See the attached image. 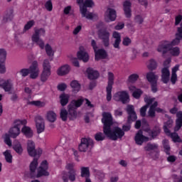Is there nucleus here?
<instances>
[{"label": "nucleus", "instance_id": "obj_50", "mask_svg": "<svg viewBox=\"0 0 182 182\" xmlns=\"http://www.w3.org/2000/svg\"><path fill=\"white\" fill-rule=\"evenodd\" d=\"M138 79H139V75L132 74V75L129 76L127 80L129 83H135V82H137Z\"/></svg>", "mask_w": 182, "mask_h": 182}, {"label": "nucleus", "instance_id": "obj_52", "mask_svg": "<svg viewBox=\"0 0 182 182\" xmlns=\"http://www.w3.org/2000/svg\"><path fill=\"white\" fill-rule=\"evenodd\" d=\"M161 129L159 127H155L153 130L151 131V137H156L160 134Z\"/></svg>", "mask_w": 182, "mask_h": 182}, {"label": "nucleus", "instance_id": "obj_36", "mask_svg": "<svg viewBox=\"0 0 182 182\" xmlns=\"http://www.w3.org/2000/svg\"><path fill=\"white\" fill-rule=\"evenodd\" d=\"M157 149H159L157 144L148 143L146 146H144L145 151H151L153 150H157Z\"/></svg>", "mask_w": 182, "mask_h": 182}, {"label": "nucleus", "instance_id": "obj_62", "mask_svg": "<svg viewBox=\"0 0 182 182\" xmlns=\"http://www.w3.org/2000/svg\"><path fill=\"white\" fill-rule=\"evenodd\" d=\"M6 72V67H5V62L0 63V73L4 74Z\"/></svg>", "mask_w": 182, "mask_h": 182}, {"label": "nucleus", "instance_id": "obj_57", "mask_svg": "<svg viewBox=\"0 0 182 182\" xmlns=\"http://www.w3.org/2000/svg\"><path fill=\"white\" fill-rule=\"evenodd\" d=\"M30 105H33L37 106V107H43L45 106V103L41 101H33L30 102Z\"/></svg>", "mask_w": 182, "mask_h": 182}, {"label": "nucleus", "instance_id": "obj_53", "mask_svg": "<svg viewBox=\"0 0 182 182\" xmlns=\"http://www.w3.org/2000/svg\"><path fill=\"white\" fill-rule=\"evenodd\" d=\"M182 39L181 37L178 36V33H176V38L170 43L171 48V46H176V45H178L180 43V40Z\"/></svg>", "mask_w": 182, "mask_h": 182}, {"label": "nucleus", "instance_id": "obj_39", "mask_svg": "<svg viewBox=\"0 0 182 182\" xmlns=\"http://www.w3.org/2000/svg\"><path fill=\"white\" fill-rule=\"evenodd\" d=\"M61 106H66L67 103H69V95L66 94H62L60 96Z\"/></svg>", "mask_w": 182, "mask_h": 182}, {"label": "nucleus", "instance_id": "obj_13", "mask_svg": "<svg viewBox=\"0 0 182 182\" xmlns=\"http://www.w3.org/2000/svg\"><path fill=\"white\" fill-rule=\"evenodd\" d=\"M157 106H159V102H154L153 105L149 107V109L148 111V117L154 119V117H156V112H157V113H163V109L157 107Z\"/></svg>", "mask_w": 182, "mask_h": 182}, {"label": "nucleus", "instance_id": "obj_5", "mask_svg": "<svg viewBox=\"0 0 182 182\" xmlns=\"http://www.w3.org/2000/svg\"><path fill=\"white\" fill-rule=\"evenodd\" d=\"M93 148V140L90 138H82L81 139V143L80 144L78 149L79 151L82 153L86 151H90Z\"/></svg>", "mask_w": 182, "mask_h": 182}, {"label": "nucleus", "instance_id": "obj_27", "mask_svg": "<svg viewBox=\"0 0 182 182\" xmlns=\"http://www.w3.org/2000/svg\"><path fill=\"white\" fill-rule=\"evenodd\" d=\"M70 72V66L68 65H63L57 70V75L58 76H65V75H68Z\"/></svg>", "mask_w": 182, "mask_h": 182}, {"label": "nucleus", "instance_id": "obj_7", "mask_svg": "<svg viewBox=\"0 0 182 182\" xmlns=\"http://www.w3.org/2000/svg\"><path fill=\"white\" fill-rule=\"evenodd\" d=\"M108 82L106 87L107 92V100L110 102L112 100V89H113V85H114V74L112 72H108Z\"/></svg>", "mask_w": 182, "mask_h": 182}, {"label": "nucleus", "instance_id": "obj_60", "mask_svg": "<svg viewBox=\"0 0 182 182\" xmlns=\"http://www.w3.org/2000/svg\"><path fill=\"white\" fill-rule=\"evenodd\" d=\"M134 21L136 23H139V25H141V23H143L144 20L143 19V17L141 16L137 15V16H135Z\"/></svg>", "mask_w": 182, "mask_h": 182}, {"label": "nucleus", "instance_id": "obj_51", "mask_svg": "<svg viewBox=\"0 0 182 182\" xmlns=\"http://www.w3.org/2000/svg\"><path fill=\"white\" fill-rule=\"evenodd\" d=\"M46 31L43 28L36 29L33 36H45Z\"/></svg>", "mask_w": 182, "mask_h": 182}, {"label": "nucleus", "instance_id": "obj_41", "mask_svg": "<svg viewBox=\"0 0 182 182\" xmlns=\"http://www.w3.org/2000/svg\"><path fill=\"white\" fill-rule=\"evenodd\" d=\"M147 68L149 70H154L157 68V63L154 59H151L148 63Z\"/></svg>", "mask_w": 182, "mask_h": 182}, {"label": "nucleus", "instance_id": "obj_43", "mask_svg": "<svg viewBox=\"0 0 182 182\" xmlns=\"http://www.w3.org/2000/svg\"><path fill=\"white\" fill-rule=\"evenodd\" d=\"M14 150L16 151V152L18 153V154H22V152L23 151V149H22V145L21 143L17 142V144H15L13 146Z\"/></svg>", "mask_w": 182, "mask_h": 182}, {"label": "nucleus", "instance_id": "obj_19", "mask_svg": "<svg viewBox=\"0 0 182 182\" xmlns=\"http://www.w3.org/2000/svg\"><path fill=\"white\" fill-rule=\"evenodd\" d=\"M135 142L136 143V144H138L139 146H141V144H143L144 141H149V137L147 136H144L143 135V131L139 130L134 138Z\"/></svg>", "mask_w": 182, "mask_h": 182}, {"label": "nucleus", "instance_id": "obj_55", "mask_svg": "<svg viewBox=\"0 0 182 182\" xmlns=\"http://www.w3.org/2000/svg\"><path fill=\"white\" fill-rule=\"evenodd\" d=\"M45 8L46 9H47V11H48L49 12H50L52 11V9H53V6L52 4V1L51 0H48L46 4H45Z\"/></svg>", "mask_w": 182, "mask_h": 182}, {"label": "nucleus", "instance_id": "obj_4", "mask_svg": "<svg viewBox=\"0 0 182 182\" xmlns=\"http://www.w3.org/2000/svg\"><path fill=\"white\" fill-rule=\"evenodd\" d=\"M157 50L160 53H163V55L167 53L168 50H170V53L172 56H178L180 55V48L178 47L171 48L170 41L161 42L158 46Z\"/></svg>", "mask_w": 182, "mask_h": 182}, {"label": "nucleus", "instance_id": "obj_20", "mask_svg": "<svg viewBox=\"0 0 182 182\" xmlns=\"http://www.w3.org/2000/svg\"><path fill=\"white\" fill-rule=\"evenodd\" d=\"M161 81L163 83H168L170 81V70H168V67H164L161 69Z\"/></svg>", "mask_w": 182, "mask_h": 182}, {"label": "nucleus", "instance_id": "obj_63", "mask_svg": "<svg viewBox=\"0 0 182 182\" xmlns=\"http://www.w3.org/2000/svg\"><path fill=\"white\" fill-rule=\"evenodd\" d=\"M97 176L99 180H100V181H103V180H105V173L103 172L97 171Z\"/></svg>", "mask_w": 182, "mask_h": 182}, {"label": "nucleus", "instance_id": "obj_29", "mask_svg": "<svg viewBox=\"0 0 182 182\" xmlns=\"http://www.w3.org/2000/svg\"><path fill=\"white\" fill-rule=\"evenodd\" d=\"M77 55L80 60H82L85 63L86 62H89V54H87L85 50H80Z\"/></svg>", "mask_w": 182, "mask_h": 182}, {"label": "nucleus", "instance_id": "obj_24", "mask_svg": "<svg viewBox=\"0 0 182 182\" xmlns=\"http://www.w3.org/2000/svg\"><path fill=\"white\" fill-rule=\"evenodd\" d=\"M130 92H132V96L135 99H140V96L143 95V91L141 90L136 88V87L132 85L129 87Z\"/></svg>", "mask_w": 182, "mask_h": 182}, {"label": "nucleus", "instance_id": "obj_42", "mask_svg": "<svg viewBox=\"0 0 182 182\" xmlns=\"http://www.w3.org/2000/svg\"><path fill=\"white\" fill-rule=\"evenodd\" d=\"M3 154L7 163H12V154H11V151L6 150L3 153Z\"/></svg>", "mask_w": 182, "mask_h": 182}, {"label": "nucleus", "instance_id": "obj_33", "mask_svg": "<svg viewBox=\"0 0 182 182\" xmlns=\"http://www.w3.org/2000/svg\"><path fill=\"white\" fill-rule=\"evenodd\" d=\"M146 79L150 83H156L159 79V76L156 75L154 73H148L146 74Z\"/></svg>", "mask_w": 182, "mask_h": 182}, {"label": "nucleus", "instance_id": "obj_28", "mask_svg": "<svg viewBox=\"0 0 182 182\" xmlns=\"http://www.w3.org/2000/svg\"><path fill=\"white\" fill-rule=\"evenodd\" d=\"M14 85H12V82H11V80H7L4 81L1 84H0V87H2L4 90L6 92H11L12 90Z\"/></svg>", "mask_w": 182, "mask_h": 182}, {"label": "nucleus", "instance_id": "obj_49", "mask_svg": "<svg viewBox=\"0 0 182 182\" xmlns=\"http://www.w3.org/2000/svg\"><path fill=\"white\" fill-rule=\"evenodd\" d=\"M6 60V50L4 48L0 49V63L5 62Z\"/></svg>", "mask_w": 182, "mask_h": 182}, {"label": "nucleus", "instance_id": "obj_54", "mask_svg": "<svg viewBox=\"0 0 182 182\" xmlns=\"http://www.w3.org/2000/svg\"><path fill=\"white\" fill-rule=\"evenodd\" d=\"M163 143H164V148L165 149L166 154H170V145H168V141L164 140Z\"/></svg>", "mask_w": 182, "mask_h": 182}, {"label": "nucleus", "instance_id": "obj_44", "mask_svg": "<svg viewBox=\"0 0 182 182\" xmlns=\"http://www.w3.org/2000/svg\"><path fill=\"white\" fill-rule=\"evenodd\" d=\"M50 63L48 59H45L43 62V70L50 72Z\"/></svg>", "mask_w": 182, "mask_h": 182}, {"label": "nucleus", "instance_id": "obj_48", "mask_svg": "<svg viewBox=\"0 0 182 182\" xmlns=\"http://www.w3.org/2000/svg\"><path fill=\"white\" fill-rule=\"evenodd\" d=\"M84 8H92V6H95V2H93V0H85L84 4L82 5Z\"/></svg>", "mask_w": 182, "mask_h": 182}, {"label": "nucleus", "instance_id": "obj_15", "mask_svg": "<svg viewBox=\"0 0 182 182\" xmlns=\"http://www.w3.org/2000/svg\"><path fill=\"white\" fill-rule=\"evenodd\" d=\"M66 170H68V178L70 181L76 180V169H75V163H68L65 166Z\"/></svg>", "mask_w": 182, "mask_h": 182}, {"label": "nucleus", "instance_id": "obj_9", "mask_svg": "<svg viewBox=\"0 0 182 182\" xmlns=\"http://www.w3.org/2000/svg\"><path fill=\"white\" fill-rule=\"evenodd\" d=\"M77 4L80 6V11L83 18H86L87 19H93V14L87 11V9L83 6L85 0H77Z\"/></svg>", "mask_w": 182, "mask_h": 182}, {"label": "nucleus", "instance_id": "obj_21", "mask_svg": "<svg viewBox=\"0 0 182 182\" xmlns=\"http://www.w3.org/2000/svg\"><path fill=\"white\" fill-rule=\"evenodd\" d=\"M36 167H38V159L34 158L33 161L30 164V177L33 178L36 177Z\"/></svg>", "mask_w": 182, "mask_h": 182}, {"label": "nucleus", "instance_id": "obj_30", "mask_svg": "<svg viewBox=\"0 0 182 182\" xmlns=\"http://www.w3.org/2000/svg\"><path fill=\"white\" fill-rule=\"evenodd\" d=\"M31 41L36 43L41 49H44L45 48V43L43 42V39H41V38L36 36H32Z\"/></svg>", "mask_w": 182, "mask_h": 182}, {"label": "nucleus", "instance_id": "obj_45", "mask_svg": "<svg viewBox=\"0 0 182 182\" xmlns=\"http://www.w3.org/2000/svg\"><path fill=\"white\" fill-rule=\"evenodd\" d=\"M167 136H170L173 141H177L178 143H180L181 141V139H180V136H178V134L173 132L171 133L170 134H167Z\"/></svg>", "mask_w": 182, "mask_h": 182}, {"label": "nucleus", "instance_id": "obj_46", "mask_svg": "<svg viewBox=\"0 0 182 182\" xmlns=\"http://www.w3.org/2000/svg\"><path fill=\"white\" fill-rule=\"evenodd\" d=\"M45 49L48 56H53V55H55V52L52 49V47L50 46V45L46 44Z\"/></svg>", "mask_w": 182, "mask_h": 182}, {"label": "nucleus", "instance_id": "obj_34", "mask_svg": "<svg viewBox=\"0 0 182 182\" xmlns=\"http://www.w3.org/2000/svg\"><path fill=\"white\" fill-rule=\"evenodd\" d=\"M144 100L145 103H146L145 106H147V107H149V106H151V105H153V103H154V102H157V101H156V98L151 97L148 95H144Z\"/></svg>", "mask_w": 182, "mask_h": 182}, {"label": "nucleus", "instance_id": "obj_59", "mask_svg": "<svg viewBox=\"0 0 182 182\" xmlns=\"http://www.w3.org/2000/svg\"><path fill=\"white\" fill-rule=\"evenodd\" d=\"M132 43V40L129 37H125L123 38L122 45L124 46H129Z\"/></svg>", "mask_w": 182, "mask_h": 182}, {"label": "nucleus", "instance_id": "obj_40", "mask_svg": "<svg viewBox=\"0 0 182 182\" xmlns=\"http://www.w3.org/2000/svg\"><path fill=\"white\" fill-rule=\"evenodd\" d=\"M70 86L71 87H73V92H75V93H77V92L80 90V84H79V82L77 80H73L70 83Z\"/></svg>", "mask_w": 182, "mask_h": 182}, {"label": "nucleus", "instance_id": "obj_16", "mask_svg": "<svg viewBox=\"0 0 182 182\" xmlns=\"http://www.w3.org/2000/svg\"><path fill=\"white\" fill-rule=\"evenodd\" d=\"M48 161H43L39 168H38V173L36 175L37 178L42 177V176H49V172H48Z\"/></svg>", "mask_w": 182, "mask_h": 182}, {"label": "nucleus", "instance_id": "obj_58", "mask_svg": "<svg viewBox=\"0 0 182 182\" xmlns=\"http://www.w3.org/2000/svg\"><path fill=\"white\" fill-rule=\"evenodd\" d=\"M20 73L21 75V76H23V77H26V76H28V75H29L30 72H29V68H23L20 70Z\"/></svg>", "mask_w": 182, "mask_h": 182}, {"label": "nucleus", "instance_id": "obj_31", "mask_svg": "<svg viewBox=\"0 0 182 182\" xmlns=\"http://www.w3.org/2000/svg\"><path fill=\"white\" fill-rule=\"evenodd\" d=\"M21 133L26 136L28 139H31L33 136V131L29 127L24 126L21 129Z\"/></svg>", "mask_w": 182, "mask_h": 182}, {"label": "nucleus", "instance_id": "obj_37", "mask_svg": "<svg viewBox=\"0 0 182 182\" xmlns=\"http://www.w3.org/2000/svg\"><path fill=\"white\" fill-rule=\"evenodd\" d=\"M49 76H50V71L43 70L41 74V82H46L49 79Z\"/></svg>", "mask_w": 182, "mask_h": 182}, {"label": "nucleus", "instance_id": "obj_64", "mask_svg": "<svg viewBox=\"0 0 182 182\" xmlns=\"http://www.w3.org/2000/svg\"><path fill=\"white\" fill-rule=\"evenodd\" d=\"M66 84L62 83L58 85V90H60V92H63L66 90Z\"/></svg>", "mask_w": 182, "mask_h": 182}, {"label": "nucleus", "instance_id": "obj_1", "mask_svg": "<svg viewBox=\"0 0 182 182\" xmlns=\"http://www.w3.org/2000/svg\"><path fill=\"white\" fill-rule=\"evenodd\" d=\"M102 122L104 124V134L111 140L116 141L118 139H122V137L124 136V132H123L119 127H115L112 129V124H113V117H112V114L109 112H103Z\"/></svg>", "mask_w": 182, "mask_h": 182}, {"label": "nucleus", "instance_id": "obj_6", "mask_svg": "<svg viewBox=\"0 0 182 182\" xmlns=\"http://www.w3.org/2000/svg\"><path fill=\"white\" fill-rule=\"evenodd\" d=\"M171 114H176V126L174 127V132H178L182 127V111H178L177 107H173L169 110Z\"/></svg>", "mask_w": 182, "mask_h": 182}, {"label": "nucleus", "instance_id": "obj_18", "mask_svg": "<svg viewBox=\"0 0 182 182\" xmlns=\"http://www.w3.org/2000/svg\"><path fill=\"white\" fill-rule=\"evenodd\" d=\"M112 46L115 49H120V43H122V36L120 33L117 31H114L112 34Z\"/></svg>", "mask_w": 182, "mask_h": 182}, {"label": "nucleus", "instance_id": "obj_3", "mask_svg": "<svg viewBox=\"0 0 182 182\" xmlns=\"http://www.w3.org/2000/svg\"><path fill=\"white\" fill-rule=\"evenodd\" d=\"M27 122L26 119L23 120H16L14 123V127H11L9 131V134H6L4 136V143L7 144L9 147L12 146V141L11 140V137L12 139H16L19 134H21V127L25 126Z\"/></svg>", "mask_w": 182, "mask_h": 182}, {"label": "nucleus", "instance_id": "obj_56", "mask_svg": "<svg viewBox=\"0 0 182 182\" xmlns=\"http://www.w3.org/2000/svg\"><path fill=\"white\" fill-rule=\"evenodd\" d=\"M35 25V21L31 20L28 21L24 26L25 31H29V29L31 28L32 26Z\"/></svg>", "mask_w": 182, "mask_h": 182}, {"label": "nucleus", "instance_id": "obj_38", "mask_svg": "<svg viewBox=\"0 0 182 182\" xmlns=\"http://www.w3.org/2000/svg\"><path fill=\"white\" fill-rule=\"evenodd\" d=\"M56 113L53 111H50L47 113V119L48 122H50V123H54V122H56Z\"/></svg>", "mask_w": 182, "mask_h": 182}, {"label": "nucleus", "instance_id": "obj_12", "mask_svg": "<svg viewBox=\"0 0 182 182\" xmlns=\"http://www.w3.org/2000/svg\"><path fill=\"white\" fill-rule=\"evenodd\" d=\"M116 18H117V14L114 9H112L108 7L105 13V19L107 22H113L116 21Z\"/></svg>", "mask_w": 182, "mask_h": 182}, {"label": "nucleus", "instance_id": "obj_25", "mask_svg": "<svg viewBox=\"0 0 182 182\" xmlns=\"http://www.w3.org/2000/svg\"><path fill=\"white\" fill-rule=\"evenodd\" d=\"M95 60H100V59H106L107 58V53L105 49H100L95 51Z\"/></svg>", "mask_w": 182, "mask_h": 182}, {"label": "nucleus", "instance_id": "obj_22", "mask_svg": "<svg viewBox=\"0 0 182 182\" xmlns=\"http://www.w3.org/2000/svg\"><path fill=\"white\" fill-rule=\"evenodd\" d=\"M124 11L127 18L132 17V3L129 1H126L123 4Z\"/></svg>", "mask_w": 182, "mask_h": 182}, {"label": "nucleus", "instance_id": "obj_8", "mask_svg": "<svg viewBox=\"0 0 182 182\" xmlns=\"http://www.w3.org/2000/svg\"><path fill=\"white\" fill-rule=\"evenodd\" d=\"M30 72V78L31 79H36L39 76V73L41 70H39V63L38 61L34 60L31 63V66L28 68Z\"/></svg>", "mask_w": 182, "mask_h": 182}, {"label": "nucleus", "instance_id": "obj_11", "mask_svg": "<svg viewBox=\"0 0 182 182\" xmlns=\"http://www.w3.org/2000/svg\"><path fill=\"white\" fill-rule=\"evenodd\" d=\"M127 112L128 114L127 123H129V124L137 120V114H136V111H134V107L133 105H127Z\"/></svg>", "mask_w": 182, "mask_h": 182}, {"label": "nucleus", "instance_id": "obj_35", "mask_svg": "<svg viewBox=\"0 0 182 182\" xmlns=\"http://www.w3.org/2000/svg\"><path fill=\"white\" fill-rule=\"evenodd\" d=\"M81 177H84L85 178H90L89 167H81Z\"/></svg>", "mask_w": 182, "mask_h": 182}, {"label": "nucleus", "instance_id": "obj_2", "mask_svg": "<svg viewBox=\"0 0 182 182\" xmlns=\"http://www.w3.org/2000/svg\"><path fill=\"white\" fill-rule=\"evenodd\" d=\"M84 101L85 100L83 99L73 100L68 105V112L65 109H61L60 116L63 122H66L68 117H69L70 120L76 119L77 117V112L76 110L77 109V107H80L82 105H83Z\"/></svg>", "mask_w": 182, "mask_h": 182}, {"label": "nucleus", "instance_id": "obj_61", "mask_svg": "<svg viewBox=\"0 0 182 182\" xmlns=\"http://www.w3.org/2000/svg\"><path fill=\"white\" fill-rule=\"evenodd\" d=\"M148 107H147L146 105H144L140 109V115L141 116V117H146V112H147Z\"/></svg>", "mask_w": 182, "mask_h": 182}, {"label": "nucleus", "instance_id": "obj_10", "mask_svg": "<svg viewBox=\"0 0 182 182\" xmlns=\"http://www.w3.org/2000/svg\"><path fill=\"white\" fill-rule=\"evenodd\" d=\"M114 100L126 105V103H129V94L126 91H119L114 95Z\"/></svg>", "mask_w": 182, "mask_h": 182}, {"label": "nucleus", "instance_id": "obj_14", "mask_svg": "<svg viewBox=\"0 0 182 182\" xmlns=\"http://www.w3.org/2000/svg\"><path fill=\"white\" fill-rule=\"evenodd\" d=\"M36 127L37 129V133L41 134V133H43L45 132V120L41 116H37L35 118Z\"/></svg>", "mask_w": 182, "mask_h": 182}, {"label": "nucleus", "instance_id": "obj_23", "mask_svg": "<svg viewBox=\"0 0 182 182\" xmlns=\"http://www.w3.org/2000/svg\"><path fill=\"white\" fill-rule=\"evenodd\" d=\"M87 73L90 80H95V79H97L100 76L99 72L97 70H93V68H90L87 70Z\"/></svg>", "mask_w": 182, "mask_h": 182}, {"label": "nucleus", "instance_id": "obj_26", "mask_svg": "<svg viewBox=\"0 0 182 182\" xmlns=\"http://www.w3.org/2000/svg\"><path fill=\"white\" fill-rule=\"evenodd\" d=\"M27 150L29 156L35 157V142L31 140H28L27 142Z\"/></svg>", "mask_w": 182, "mask_h": 182}, {"label": "nucleus", "instance_id": "obj_32", "mask_svg": "<svg viewBox=\"0 0 182 182\" xmlns=\"http://www.w3.org/2000/svg\"><path fill=\"white\" fill-rule=\"evenodd\" d=\"M173 127V119L171 118H168V121L164 123V130L166 134H170V129Z\"/></svg>", "mask_w": 182, "mask_h": 182}, {"label": "nucleus", "instance_id": "obj_17", "mask_svg": "<svg viewBox=\"0 0 182 182\" xmlns=\"http://www.w3.org/2000/svg\"><path fill=\"white\" fill-rule=\"evenodd\" d=\"M99 38L101 39L104 46L109 48L110 45V33L104 31L99 33Z\"/></svg>", "mask_w": 182, "mask_h": 182}, {"label": "nucleus", "instance_id": "obj_47", "mask_svg": "<svg viewBox=\"0 0 182 182\" xmlns=\"http://www.w3.org/2000/svg\"><path fill=\"white\" fill-rule=\"evenodd\" d=\"M95 139L97 141H103L106 139V134H103L102 132H98L95 135Z\"/></svg>", "mask_w": 182, "mask_h": 182}]
</instances>
